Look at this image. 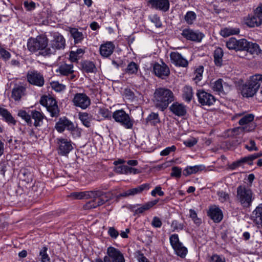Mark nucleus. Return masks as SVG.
<instances>
[{
  "mask_svg": "<svg viewBox=\"0 0 262 262\" xmlns=\"http://www.w3.org/2000/svg\"><path fill=\"white\" fill-rule=\"evenodd\" d=\"M173 100L174 95L170 90L165 88H159L155 90L153 101L157 108L163 111Z\"/></svg>",
  "mask_w": 262,
  "mask_h": 262,
  "instance_id": "f257e3e1",
  "label": "nucleus"
},
{
  "mask_svg": "<svg viewBox=\"0 0 262 262\" xmlns=\"http://www.w3.org/2000/svg\"><path fill=\"white\" fill-rule=\"evenodd\" d=\"M18 116L24 120L29 126L33 125L37 128L43 126L45 120H46L47 122L45 115L42 112L36 110H31L28 112L20 110L18 113Z\"/></svg>",
  "mask_w": 262,
  "mask_h": 262,
  "instance_id": "f03ea898",
  "label": "nucleus"
},
{
  "mask_svg": "<svg viewBox=\"0 0 262 262\" xmlns=\"http://www.w3.org/2000/svg\"><path fill=\"white\" fill-rule=\"evenodd\" d=\"M236 198L244 208L250 207L255 198L252 190L246 185H241L237 187Z\"/></svg>",
  "mask_w": 262,
  "mask_h": 262,
  "instance_id": "7ed1b4c3",
  "label": "nucleus"
},
{
  "mask_svg": "<svg viewBox=\"0 0 262 262\" xmlns=\"http://www.w3.org/2000/svg\"><path fill=\"white\" fill-rule=\"evenodd\" d=\"M49 40L45 35H38L36 38H30L27 42V48L29 51L35 52L39 51V54L43 56H49L43 53L48 48Z\"/></svg>",
  "mask_w": 262,
  "mask_h": 262,
  "instance_id": "20e7f679",
  "label": "nucleus"
},
{
  "mask_svg": "<svg viewBox=\"0 0 262 262\" xmlns=\"http://www.w3.org/2000/svg\"><path fill=\"white\" fill-rule=\"evenodd\" d=\"M66 46V40L63 36L58 33L53 34V39L50 40L48 49L44 51L43 54L49 55L55 54L56 50L63 49Z\"/></svg>",
  "mask_w": 262,
  "mask_h": 262,
  "instance_id": "39448f33",
  "label": "nucleus"
},
{
  "mask_svg": "<svg viewBox=\"0 0 262 262\" xmlns=\"http://www.w3.org/2000/svg\"><path fill=\"white\" fill-rule=\"evenodd\" d=\"M115 121L126 129H132L134 125V119L131 118L129 115L123 110L115 111L112 115Z\"/></svg>",
  "mask_w": 262,
  "mask_h": 262,
  "instance_id": "423d86ee",
  "label": "nucleus"
},
{
  "mask_svg": "<svg viewBox=\"0 0 262 262\" xmlns=\"http://www.w3.org/2000/svg\"><path fill=\"white\" fill-rule=\"evenodd\" d=\"M40 103L45 106L52 117H57L59 115V109L55 99L50 96H43L39 101Z\"/></svg>",
  "mask_w": 262,
  "mask_h": 262,
  "instance_id": "0eeeda50",
  "label": "nucleus"
},
{
  "mask_svg": "<svg viewBox=\"0 0 262 262\" xmlns=\"http://www.w3.org/2000/svg\"><path fill=\"white\" fill-rule=\"evenodd\" d=\"M96 262H125L123 254L117 249L109 247L107 250V255L103 260L96 259Z\"/></svg>",
  "mask_w": 262,
  "mask_h": 262,
  "instance_id": "6e6552de",
  "label": "nucleus"
},
{
  "mask_svg": "<svg viewBox=\"0 0 262 262\" xmlns=\"http://www.w3.org/2000/svg\"><path fill=\"white\" fill-rule=\"evenodd\" d=\"M57 150L61 156H67L73 149L72 142L69 139L62 137L57 138L56 140Z\"/></svg>",
  "mask_w": 262,
  "mask_h": 262,
  "instance_id": "1a4fd4ad",
  "label": "nucleus"
},
{
  "mask_svg": "<svg viewBox=\"0 0 262 262\" xmlns=\"http://www.w3.org/2000/svg\"><path fill=\"white\" fill-rule=\"evenodd\" d=\"M27 77L28 82L37 86H42L45 83L43 75L36 70H30L28 72Z\"/></svg>",
  "mask_w": 262,
  "mask_h": 262,
  "instance_id": "9d476101",
  "label": "nucleus"
},
{
  "mask_svg": "<svg viewBox=\"0 0 262 262\" xmlns=\"http://www.w3.org/2000/svg\"><path fill=\"white\" fill-rule=\"evenodd\" d=\"M196 96L199 102L203 106H211L216 101L214 96L202 90H198Z\"/></svg>",
  "mask_w": 262,
  "mask_h": 262,
  "instance_id": "9b49d317",
  "label": "nucleus"
},
{
  "mask_svg": "<svg viewBox=\"0 0 262 262\" xmlns=\"http://www.w3.org/2000/svg\"><path fill=\"white\" fill-rule=\"evenodd\" d=\"M73 102L76 107L84 110L90 106L91 100L85 94L77 93L74 97Z\"/></svg>",
  "mask_w": 262,
  "mask_h": 262,
  "instance_id": "f8f14e48",
  "label": "nucleus"
},
{
  "mask_svg": "<svg viewBox=\"0 0 262 262\" xmlns=\"http://www.w3.org/2000/svg\"><path fill=\"white\" fill-rule=\"evenodd\" d=\"M91 198L94 199L97 207L101 206L108 201L111 198L108 192H103L99 190L91 191Z\"/></svg>",
  "mask_w": 262,
  "mask_h": 262,
  "instance_id": "ddd939ff",
  "label": "nucleus"
},
{
  "mask_svg": "<svg viewBox=\"0 0 262 262\" xmlns=\"http://www.w3.org/2000/svg\"><path fill=\"white\" fill-rule=\"evenodd\" d=\"M247 41L245 39L237 40L234 37H232L226 42V47L229 50L244 51L247 45Z\"/></svg>",
  "mask_w": 262,
  "mask_h": 262,
  "instance_id": "4468645a",
  "label": "nucleus"
},
{
  "mask_svg": "<svg viewBox=\"0 0 262 262\" xmlns=\"http://www.w3.org/2000/svg\"><path fill=\"white\" fill-rule=\"evenodd\" d=\"M181 35L187 40L196 42L201 41L204 37L202 33L190 29H184Z\"/></svg>",
  "mask_w": 262,
  "mask_h": 262,
  "instance_id": "2eb2a0df",
  "label": "nucleus"
},
{
  "mask_svg": "<svg viewBox=\"0 0 262 262\" xmlns=\"http://www.w3.org/2000/svg\"><path fill=\"white\" fill-rule=\"evenodd\" d=\"M148 4L151 8L164 12H167L170 7L168 0H149Z\"/></svg>",
  "mask_w": 262,
  "mask_h": 262,
  "instance_id": "dca6fc26",
  "label": "nucleus"
},
{
  "mask_svg": "<svg viewBox=\"0 0 262 262\" xmlns=\"http://www.w3.org/2000/svg\"><path fill=\"white\" fill-rule=\"evenodd\" d=\"M171 62L175 66L186 68L188 65V61L182 55L177 52H172L170 54Z\"/></svg>",
  "mask_w": 262,
  "mask_h": 262,
  "instance_id": "f3484780",
  "label": "nucleus"
},
{
  "mask_svg": "<svg viewBox=\"0 0 262 262\" xmlns=\"http://www.w3.org/2000/svg\"><path fill=\"white\" fill-rule=\"evenodd\" d=\"M55 127L59 133H62L66 129L68 130L72 129L73 123L66 117H61L56 123Z\"/></svg>",
  "mask_w": 262,
  "mask_h": 262,
  "instance_id": "a211bd4d",
  "label": "nucleus"
},
{
  "mask_svg": "<svg viewBox=\"0 0 262 262\" xmlns=\"http://www.w3.org/2000/svg\"><path fill=\"white\" fill-rule=\"evenodd\" d=\"M208 215L215 223L220 222L223 217L222 210L216 206H210L207 212Z\"/></svg>",
  "mask_w": 262,
  "mask_h": 262,
  "instance_id": "6ab92c4d",
  "label": "nucleus"
},
{
  "mask_svg": "<svg viewBox=\"0 0 262 262\" xmlns=\"http://www.w3.org/2000/svg\"><path fill=\"white\" fill-rule=\"evenodd\" d=\"M154 72L157 76L162 79L167 77L170 73L168 67L164 63L162 65L158 63H155L154 66Z\"/></svg>",
  "mask_w": 262,
  "mask_h": 262,
  "instance_id": "aec40b11",
  "label": "nucleus"
},
{
  "mask_svg": "<svg viewBox=\"0 0 262 262\" xmlns=\"http://www.w3.org/2000/svg\"><path fill=\"white\" fill-rule=\"evenodd\" d=\"M245 24L250 28L257 27L262 24V18L259 16L257 14L253 15H249L245 19Z\"/></svg>",
  "mask_w": 262,
  "mask_h": 262,
  "instance_id": "412c9836",
  "label": "nucleus"
},
{
  "mask_svg": "<svg viewBox=\"0 0 262 262\" xmlns=\"http://www.w3.org/2000/svg\"><path fill=\"white\" fill-rule=\"evenodd\" d=\"M251 219L258 227H262V203L259 204L253 211Z\"/></svg>",
  "mask_w": 262,
  "mask_h": 262,
  "instance_id": "4be33fe9",
  "label": "nucleus"
},
{
  "mask_svg": "<svg viewBox=\"0 0 262 262\" xmlns=\"http://www.w3.org/2000/svg\"><path fill=\"white\" fill-rule=\"evenodd\" d=\"M114 49V44L111 41H107L100 46V54L104 57H107L113 53Z\"/></svg>",
  "mask_w": 262,
  "mask_h": 262,
  "instance_id": "5701e85b",
  "label": "nucleus"
},
{
  "mask_svg": "<svg viewBox=\"0 0 262 262\" xmlns=\"http://www.w3.org/2000/svg\"><path fill=\"white\" fill-rule=\"evenodd\" d=\"M169 109L173 114L179 117L184 116L187 113L186 106L178 102L173 103Z\"/></svg>",
  "mask_w": 262,
  "mask_h": 262,
  "instance_id": "b1692460",
  "label": "nucleus"
},
{
  "mask_svg": "<svg viewBox=\"0 0 262 262\" xmlns=\"http://www.w3.org/2000/svg\"><path fill=\"white\" fill-rule=\"evenodd\" d=\"M205 169V166L203 165H198L193 166H187L183 171V174L185 176H188L195 174L199 171Z\"/></svg>",
  "mask_w": 262,
  "mask_h": 262,
  "instance_id": "393cba45",
  "label": "nucleus"
},
{
  "mask_svg": "<svg viewBox=\"0 0 262 262\" xmlns=\"http://www.w3.org/2000/svg\"><path fill=\"white\" fill-rule=\"evenodd\" d=\"M158 202V200H155L146 203L142 205H138L137 207L134 210L135 214H141L143 213L144 211L148 210L153 206L156 205Z\"/></svg>",
  "mask_w": 262,
  "mask_h": 262,
  "instance_id": "a878e982",
  "label": "nucleus"
},
{
  "mask_svg": "<svg viewBox=\"0 0 262 262\" xmlns=\"http://www.w3.org/2000/svg\"><path fill=\"white\" fill-rule=\"evenodd\" d=\"M0 116H1L5 121L8 124L15 125L16 121L12 117L10 113L7 109L1 106Z\"/></svg>",
  "mask_w": 262,
  "mask_h": 262,
  "instance_id": "bb28decb",
  "label": "nucleus"
},
{
  "mask_svg": "<svg viewBox=\"0 0 262 262\" xmlns=\"http://www.w3.org/2000/svg\"><path fill=\"white\" fill-rule=\"evenodd\" d=\"M229 85L226 82H224L222 79H218L212 84V89L219 93H222L225 88L228 87Z\"/></svg>",
  "mask_w": 262,
  "mask_h": 262,
  "instance_id": "cd10ccee",
  "label": "nucleus"
},
{
  "mask_svg": "<svg viewBox=\"0 0 262 262\" xmlns=\"http://www.w3.org/2000/svg\"><path fill=\"white\" fill-rule=\"evenodd\" d=\"M256 92V88H252L247 83L242 86L241 94L243 97L248 98L253 96Z\"/></svg>",
  "mask_w": 262,
  "mask_h": 262,
  "instance_id": "c85d7f7f",
  "label": "nucleus"
},
{
  "mask_svg": "<svg viewBox=\"0 0 262 262\" xmlns=\"http://www.w3.org/2000/svg\"><path fill=\"white\" fill-rule=\"evenodd\" d=\"M59 72L61 75L67 76L74 72L73 64H64L61 65L56 71Z\"/></svg>",
  "mask_w": 262,
  "mask_h": 262,
  "instance_id": "c756f323",
  "label": "nucleus"
},
{
  "mask_svg": "<svg viewBox=\"0 0 262 262\" xmlns=\"http://www.w3.org/2000/svg\"><path fill=\"white\" fill-rule=\"evenodd\" d=\"M79 118L83 124L87 127L91 126V121L93 119V116L87 113H79Z\"/></svg>",
  "mask_w": 262,
  "mask_h": 262,
  "instance_id": "7c9ffc66",
  "label": "nucleus"
},
{
  "mask_svg": "<svg viewBox=\"0 0 262 262\" xmlns=\"http://www.w3.org/2000/svg\"><path fill=\"white\" fill-rule=\"evenodd\" d=\"M25 91V88L22 86L15 87L12 90L11 97L15 101H18L24 95Z\"/></svg>",
  "mask_w": 262,
  "mask_h": 262,
  "instance_id": "2f4dec72",
  "label": "nucleus"
},
{
  "mask_svg": "<svg viewBox=\"0 0 262 262\" xmlns=\"http://www.w3.org/2000/svg\"><path fill=\"white\" fill-rule=\"evenodd\" d=\"M246 44L247 45L244 51H246L251 54H258L260 50L259 46L257 43L247 41Z\"/></svg>",
  "mask_w": 262,
  "mask_h": 262,
  "instance_id": "473e14b6",
  "label": "nucleus"
},
{
  "mask_svg": "<svg viewBox=\"0 0 262 262\" xmlns=\"http://www.w3.org/2000/svg\"><path fill=\"white\" fill-rule=\"evenodd\" d=\"M223 51L221 48H217L214 52V61L216 66L221 67L222 65V58Z\"/></svg>",
  "mask_w": 262,
  "mask_h": 262,
  "instance_id": "72a5a7b5",
  "label": "nucleus"
},
{
  "mask_svg": "<svg viewBox=\"0 0 262 262\" xmlns=\"http://www.w3.org/2000/svg\"><path fill=\"white\" fill-rule=\"evenodd\" d=\"M70 32L71 36L74 39V42L75 43L80 42L84 38L83 34L82 32H79L76 28H71Z\"/></svg>",
  "mask_w": 262,
  "mask_h": 262,
  "instance_id": "f704fd0d",
  "label": "nucleus"
},
{
  "mask_svg": "<svg viewBox=\"0 0 262 262\" xmlns=\"http://www.w3.org/2000/svg\"><path fill=\"white\" fill-rule=\"evenodd\" d=\"M239 33V29L236 28H225L220 31V34L225 37L230 35L237 34Z\"/></svg>",
  "mask_w": 262,
  "mask_h": 262,
  "instance_id": "c9c22d12",
  "label": "nucleus"
},
{
  "mask_svg": "<svg viewBox=\"0 0 262 262\" xmlns=\"http://www.w3.org/2000/svg\"><path fill=\"white\" fill-rule=\"evenodd\" d=\"M192 88L188 85H186L183 89V98L187 102H190L193 97Z\"/></svg>",
  "mask_w": 262,
  "mask_h": 262,
  "instance_id": "e433bc0d",
  "label": "nucleus"
},
{
  "mask_svg": "<svg viewBox=\"0 0 262 262\" xmlns=\"http://www.w3.org/2000/svg\"><path fill=\"white\" fill-rule=\"evenodd\" d=\"M91 191L75 192L70 194V196L76 199H88L91 198Z\"/></svg>",
  "mask_w": 262,
  "mask_h": 262,
  "instance_id": "4c0bfd02",
  "label": "nucleus"
},
{
  "mask_svg": "<svg viewBox=\"0 0 262 262\" xmlns=\"http://www.w3.org/2000/svg\"><path fill=\"white\" fill-rule=\"evenodd\" d=\"M149 189V184L145 183L142 184L138 187L129 189L130 195H135L136 194L141 193L144 190H148Z\"/></svg>",
  "mask_w": 262,
  "mask_h": 262,
  "instance_id": "58836bf2",
  "label": "nucleus"
},
{
  "mask_svg": "<svg viewBox=\"0 0 262 262\" xmlns=\"http://www.w3.org/2000/svg\"><path fill=\"white\" fill-rule=\"evenodd\" d=\"M82 68L86 73H93L96 70L94 63L90 61H84L81 63Z\"/></svg>",
  "mask_w": 262,
  "mask_h": 262,
  "instance_id": "ea45409f",
  "label": "nucleus"
},
{
  "mask_svg": "<svg viewBox=\"0 0 262 262\" xmlns=\"http://www.w3.org/2000/svg\"><path fill=\"white\" fill-rule=\"evenodd\" d=\"M173 249L178 256L181 258L185 257L187 253V249L186 247L183 246L182 244H179L177 246H175Z\"/></svg>",
  "mask_w": 262,
  "mask_h": 262,
  "instance_id": "a19ab883",
  "label": "nucleus"
},
{
  "mask_svg": "<svg viewBox=\"0 0 262 262\" xmlns=\"http://www.w3.org/2000/svg\"><path fill=\"white\" fill-rule=\"evenodd\" d=\"M254 119V115L252 114H248L244 116L239 120L238 123L241 125L248 124L253 121Z\"/></svg>",
  "mask_w": 262,
  "mask_h": 262,
  "instance_id": "79ce46f5",
  "label": "nucleus"
},
{
  "mask_svg": "<svg viewBox=\"0 0 262 262\" xmlns=\"http://www.w3.org/2000/svg\"><path fill=\"white\" fill-rule=\"evenodd\" d=\"M160 121L159 115L157 113H151L146 118V122L151 125H155Z\"/></svg>",
  "mask_w": 262,
  "mask_h": 262,
  "instance_id": "37998d69",
  "label": "nucleus"
},
{
  "mask_svg": "<svg viewBox=\"0 0 262 262\" xmlns=\"http://www.w3.org/2000/svg\"><path fill=\"white\" fill-rule=\"evenodd\" d=\"M139 66L134 62H130L125 69V72L128 74H135L138 72Z\"/></svg>",
  "mask_w": 262,
  "mask_h": 262,
  "instance_id": "c03bdc74",
  "label": "nucleus"
},
{
  "mask_svg": "<svg viewBox=\"0 0 262 262\" xmlns=\"http://www.w3.org/2000/svg\"><path fill=\"white\" fill-rule=\"evenodd\" d=\"M196 17V14L193 11H188L185 15V20L188 24H192L193 21L195 20Z\"/></svg>",
  "mask_w": 262,
  "mask_h": 262,
  "instance_id": "a18cd8bd",
  "label": "nucleus"
},
{
  "mask_svg": "<svg viewBox=\"0 0 262 262\" xmlns=\"http://www.w3.org/2000/svg\"><path fill=\"white\" fill-rule=\"evenodd\" d=\"M48 248L47 247H43L39 252V255L41 258V262H50V258L49 255L47 253Z\"/></svg>",
  "mask_w": 262,
  "mask_h": 262,
  "instance_id": "49530a36",
  "label": "nucleus"
},
{
  "mask_svg": "<svg viewBox=\"0 0 262 262\" xmlns=\"http://www.w3.org/2000/svg\"><path fill=\"white\" fill-rule=\"evenodd\" d=\"M189 216L192 219L194 224L197 226H200L202 223L201 219L198 217L196 212L193 209H190L189 210Z\"/></svg>",
  "mask_w": 262,
  "mask_h": 262,
  "instance_id": "de8ad7c7",
  "label": "nucleus"
},
{
  "mask_svg": "<svg viewBox=\"0 0 262 262\" xmlns=\"http://www.w3.org/2000/svg\"><path fill=\"white\" fill-rule=\"evenodd\" d=\"M203 71V67L202 66L199 67L195 70L193 79L195 81V82H198L202 79Z\"/></svg>",
  "mask_w": 262,
  "mask_h": 262,
  "instance_id": "09e8293b",
  "label": "nucleus"
},
{
  "mask_svg": "<svg viewBox=\"0 0 262 262\" xmlns=\"http://www.w3.org/2000/svg\"><path fill=\"white\" fill-rule=\"evenodd\" d=\"M169 240L170 244L173 248H174L175 246H177L179 244H182L179 241L178 235L176 234L171 235L170 236Z\"/></svg>",
  "mask_w": 262,
  "mask_h": 262,
  "instance_id": "8fccbe9b",
  "label": "nucleus"
},
{
  "mask_svg": "<svg viewBox=\"0 0 262 262\" xmlns=\"http://www.w3.org/2000/svg\"><path fill=\"white\" fill-rule=\"evenodd\" d=\"M171 172L170 173V176L172 177H175L177 178H179L181 177L182 174V169L177 166H174L172 167Z\"/></svg>",
  "mask_w": 262,
  "mask_h": 262,
  "instance_id": "3c124183",
  "label": "nucleus"
},
{
  "mask_svg": "<svg viewBox=\"0 0 262 262\" xmlns=\"http://www.w3.org/2000/svg\"><path fill=\"white\" fill-rule=\"evenodd\" d=\"M149 18L150 21L155 24L156 27L160 28L162 26V23L160 18L157 15L154 14L150 15Z\"/></svg>",
  "mask_w": 262,
  "mask_h": 262,
  "instance_id": "603ef678",
  "label": "nucleus"
},
{
  "mask_svg": "<svg viewBox=\"0 0 262 262\" xmlns=\"http://www.w3.org/2000/svg\"><path fill=\"white\" fill-rule=\"evenodd\" d=\"M10 57V53L8 51H6L0 45V58H2L5 60H7L9 59Z\"/></svg>",
  "mask_w": 262,
  "mask_h": 262,
  "instance_id": "864d4df0",
  "label": "nucleus"
},
{
  "mask_svg": "<svg viewBox=\"0 0 262 262\" xmlns=\"http://www.w3.org/2000/svg\"><path fill=\"white\" fill-rule=\"evenodd\" d=\"M253 75L250 77V80L247 83L252 88H256V90L257 91L260 85V82L258 79L257 80H254L253 79Z\"/></svg>",
  "mask_w": 262,
  "mask_h": 262,
  "instance_id": "5fc2aeb1",
  "label": "nucleus"
},
{
  "mask_svg": "<svg viewBox=\"0 0 262 262\" xmlns=\"http://www.w3.org/2000/svg\"><path fill=\"white\" fill-rule=\"evenodd\" d=\"M217 195L219 197V200L222 202H224L229 199V195L223 191L217 192Z\"/></svg>",
  "mask_w": 262,
  "mask_h": 262,
  "instance_id": "6e6d98bb",
  "label": "nucleus"
},
{
  "mask_svg": "<svg viewBox=\"0 0 262 262\" xmlns=\"http://www.w3.org/2000/svg\"><path fill=\"white\" fill-rule=\"evenodd\" d=\"M51 86L57 92H60L65 89V85L60 84L58 82H53L51 83Z\"/></svg>",
  "mask_w": 262,
  "mask_h": 262,
  "instance_id": "4d7b16f0",
  "label": "nucleus"
},
{
  "mask_svg": "<svg viewBox=\"0 0 262 262\" xmlns=\"http://www.w3.org/2000/svg\"><path fill=\"white\" fill-rule=\"evenodd\" d=\"M245 148L247 149L249 151H257L258 150V148L256 146L255 142L253 140H250L249 141V145H245Z\"/></svg>",
  "mask_w": 262,
  "mask_h": 262,
  "instance_id": "13d9d810",
  "label": "nucleus"
},
{
  "mask_svg": "<svg viewBox=\"0 0 262 262\" xmlns=\"http://www.w3.org/2000/svg\"><path fill=\"white\" fill-rule=\"evenodd\" d=\"M108 235L113 238H116L119 235L118 231L114 227H110L108 230Z\"/></svg>",
  "mask_w": 262,
  "mask_h": 262,
  "instance_id": "bf43d9fd",
  "label": "nucleus"
},
{
  "mask_svg": "<svg viewBox=\"0 0 262 262\" xmlns=\"http://www.w3.org/2000/svg\"><path fill=\"white\" fill-rule=\"evenodd\" d=\"M24 5L26 9L28 11H31L35 8V3L32 1H25Z\"/></svg>",
  "mask_w": 262,
  "mask_h": 262,
  "instance_id": "052dcab7",
  "label": "nucleus"
},
{
  "mask_svg": "<svg viewBox=\"0 0 262 262\" xmlns=\"http://www.w3.org/2000/svg\"><path fill=\"white\" fill-rule=\"evenodd\" d=\"M127 168V165H119L115 168V171L118 173L126 174Z\"/></svg>",
  "mask_w": 262,
  "mask_h": 262,
  "instance_id": "680f3d73",
  "label": "nucleus"
},
{
  "mask_svg": "<svg viewBox=\"0 0 262 262\" xmlns=\"http://www.w3.org/2000/svg\"><path fill=\"white\" fill-rule=\"evenodd\" d=\"M210 262H225V259L219 255L214 254L210 257Z\"/></svg>",
  "mask_w": 262,
  "mask_h": 262,
  "instance_id": "e2e57ef3",
  "label": "nucleus"
},
{
  "mask_svg": "<svg viewBox=\"0 0 262 262\" xmlns=\"http://www.w3.org/2000/svg\"><path fill=\"white\" fill-rule=\"evenodd\" d=\"M176 148L174 146L171 147H168L161 151L160 155L162 156H165L168 155L171 152L173 151L176 150Z\"/></svg>",
  "mask_w": 262,
  "mask_h": 262,
  "instance_id": "0e129e2a",
  "label": "nucleus"
},
{
  "mask_svg": "<svg viewBox=\"0 0 262 262\" xmlns=\"http://www.w3.org/2000/svg\"><path fill=\"white\" fill-rule=\"evenodd\" d=\"M162 225L161 220L157 216L153 217L151 225L155 228H160Z\"/></svg>",
  "mask_w": 262,
  "mask_h": 262,
  "instance_id": "69168bd1",
  "label": "nucleus"
},
{
  "mask_svg": "<svg viewBox=\"0 0 262 262\" xmlns=\"http://www.w3.org/2000/svg\"><path fill=\"white\" fill-rule=\"evenodd\" d=\"M83 207L85 209H91L92 208H95L97 207V206L95 203V201L93 199V200L86 203L84 205Z\"/></svg>",
  "mask_w": 262,
  "mask_h": 262,
  "instance_id": "338daca9",
  "label": "nucleus"
},
{
  "mask_svg": "<svg viewBox=\"0 0 262 262\" xmlns=\"http://www.w3.org/2000/svg\"><path fill=\"white\" fill-rule=\"evenodd\" d=\"M99 114L105 118H108L111 116V112L106 108H100L99 110Z\"/></svg>",
  "mask_w": 262,
  "mask_h": 262,
  "instance_id": "774afa93",
  "label": "nucleus"
}]
</instances>
